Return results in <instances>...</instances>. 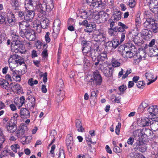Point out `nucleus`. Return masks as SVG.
<instances>
[{
	"label": "nucleus",
	"instance_id": "58",
	"mask_svg": "<svg viewBox=\"0 0 158 158\" xmlns=\"http://www.w3.org/2000/svg\"><path fill=\"white\" fill-rule=\"evenodd\" d=\"M121 126V123H118V125L116 127L115 132L116 134L118 135H119Z\"/></svg>",
	"mask_w": 158,
	"mask_h": 158
},
{
	"label": "nucleus",
	"instance_id": "60",
	"mask_svg": "<svg viewBox=\"0 0 158 158\" xmlns=\"http://www.w3.org/2000/svg\"><path fill=\"white\" fill-rule=\"evenodd\" d=\"M138 137H139V140L143 142V141H144L145 139H144V138L146 137V135H144V134L142 133V131H140L139 133H138Z\"/></svg>",
	"mask_w": 158,
	"mask_h": 158
},
{
	"label": "nucleus",
	"instance_id": "14",
	"mask_svg": "<svg viewBox=\"0 0 158 158\" xmlns=\"http://www.w3.org/2000/svg\"><path fill=\"white\" fill-rule=\"evenodd\" d=\"M5 127L8 132L12 133L15 132L17 128L16 123L15 122V121H10L5 126Z\"/></svg>",
	"mask_w": 158,
	"mask_h": 158
},
{
	"label": "nucleus",
	"instance_id": "22",
	"mask_svg": "<svg viewBox=\"0 0 158 158\" xmlns=\"http://www.w3.org/2000/svg\"><path fill=\"white\" fill-rule=\"evenodd\" d=\"M107 59V53L106 51H104L101 53L98 56L97 62H95L94 64L96 67L98 66L99 64V61H104Z\"/></svg>",
	"mask_w": 158,
	"mask_h": 158
},
{
	"label": "nucleus",
	"instance_id": "7",
	"mask_svg": "<svg viewBox=\"0 0 158 158\" xmlns=\"http://www.w3.org/2000/svg\"><path fill=\"white\" fill-rule=\"evenodd\" d=\"M95 12L93 10H80L77 15L78 19H91L94 17Z\"/></svg>",
	"mask_w": 158,
	"mask_h": 158
},
{
	"label": "nucleus",
	"instance_id": "9",
	"mask_svg": "<svg viewBox=\"0 0 158 158\" xmlns=\"http://www.w3.org/2000/svg\"><path fill=\"white\" fill-rule=\"evenodd\" d=\"M28 130L27 127L24 123H21L19 127L15 131V136L17 138L24 137L25 133Z\"/></svg>",
	"mask_w": 158,
	"mask_h": 158
},
{
	"label": "nucleus",
	"instance_id": "20",
	"mask_svg": "<svg viewBox=\"0 0 158 158\" xmlns=\"http://www.w3.org/2000/svg\"><path fill=\"white\" fill-rule=\"evenodd\" d=\"M150 10L155 13L158 10V0H151L149 4Z\"/></svg>",
	"mask_w": 158,
	"mask_h": 158
},
{
	"label": "nucleus",
	"instance_id": "27",
	"mask_svg": "<svg viewBox=\"0 0 158 158\" xmlns=\"http://www.w3.org/2000/svg\"><path fill=\"white\" fill-rule=\"evenodd\" d=\"M145 76L147 79L149 81L147 83L148 85L154 82L156 80L157 78V77H156L154 79L153 74L149 71L148 72L145 74Z\"/></svg>",
	"mask_w": 158,
	"mask_h": 158
},
{
	"label": "nucleus",
	"instance_id": "54",
	"mask_svg": "<svg viewBox=\"0 0 158 158\" xmlns=\"http://www.w3.org/2000/svg\"><path fill=\"white\" fill-rule=\"evenodd\" d=\"M64 86V85L63 80L60 79L57 83V89H59L60 88H61V89H63Z\"/></svg>",
	"mask_w": 158,
	"mask_h": 158
},
{
	"label": "nucleus",
	"instance_id": "18",
	"mask_svg": "<svg viewBox=\"0 0 158 158\" xmlns=\"http://www.w3.org/2000/svg\"><path fill=\"white\" fill-rule=\"evenodd\" d=\"M120 44V42H119L118 39L114 38L111 41L106 42L105 45L106 47H109L110 48H112L114 49H115Z\"/></svg>",
	"mask_w": 158,
	"mask_h": 158
},
{
	"label": "nucleus",
	"instance_id": "38",
	"mask_svg": "<svg viewBox=\"0 0 158 158\" xmlns=\"http://www.w3.org/2000/svg\"><path fill=\"white\" fill-rule=\"evenodd\" d=\"M6 12H1L0 13V25L4 23H6Z\"/></svg>",
	"mask_w": 158,
	"mask_h": 158
},
{
	"label": "nucleus",
	"instance_id": "33",
	"mask_svg": "<svg viewBox=\"0 0 158 158\" xmlns=\"http://www.w3.org/2000/svg\"><path fill=\"white\" fill-rule=\"evenodd\" d=\"M132 45V44L131 42L127 43H126L124 46L123 45H121L118 48V50L119 51H122V52H124L125 51H127V49H129L130 48Z\"/></svg>",
	"mask_w": 158,
	"mask_h": 158
},
{
	"label": "nucleus",
	"instance_id": "45",
	"mask_svg": "<svg viewBox=\"0 0 158 158\" xmlns=\"http://www.w3.org/2000/svg\"><path fill=\"white\" fill-rule=\"evenodd\" d=\"M11 5L13 8L15 10L19 9L20 7V2L18 0H12Z\"/></svg>",
	"mask_w": 158,
	"mask_h": 158
},
{
	"label": "nucleus",
	"instance_id": "31",
	"mask_svg": "<svg viewBox=\"0 0 158 158\" xmlns=\"http://www.w3.org/2000/svg\"><path fill=\"white\" fill-rule=\"evenodd\" d=\"M32 33L31 29L28 28L25 31L19 32V34L20 36L23 38H26L27 40L31 34H32Z\"/></svg>",
	"mask_w": 158,
	"mask_h": 158
},
{
	"label": "nucleus",
	"instance_id": "6",
	"mask_svg": "<svg viewBox=\"0 0 158 158\" xmlns=\"http://www.w3.org/2000/svg\"><path fill=\"white\" fill-rule=\"evenodd\" d=\"M93 18L94 21L97 23H104L108 19L109 14L103 12H100L95 14Z\"/></svg>",
	"mask_w": 158,
	"mask_h": 158
},
{
	"label": "nucleus",
	"instance_id": "40",
	"mask_svg": "<svg viewBox=\"0 0 158 158\" xmlns=\"http://www.w3.org/2000/svg\"><path fill=\"white\" fill-rule=\"evenodd\" d=\"M28 99L29 100L28 102L29 106L30 107H34L35 106V99L34 97L32 95H29L28 96Z\"/></svg>",
	"mask_w": 158,
	"mask_h": 158
},
{
	"label": "nucleus",
	"instance_id": "42",
	"mask_svg": "<svg viewBox=\"0 0 158 158\" xmlns=\"http://www.w3.org/2000/svg\"><path fill=\"white\" fill-rule=\"evenodd\" d=\"M142 133L144 134V135L149 137L153 134L152 131L149 129L143 128L142 130Z\"/></svg>",
	"mask_w": 158,
	"mask_h": 158
},
{
	"label": "nucleus",
	"instance_id": "13",
	"mask_svg": "<svg viewBox=\"0 0 158 158\" xmlns=\"http://www.w3.org/2000/svg\"><path fill=\"white\" fill-rule=\"evenodd\" d=\"M31 22L28 21H23L19 23V31H26L27 28L30 29Z\"/></svg>",
	"mask_w": 158,
	"mask_h": 158
},
{
	"label": "nucleus",
	"instance_id": "49",
	"mask_svg": "<svg viewBox=\"0 0 158 158\" xmlns=\"http://www.w3.org/2000/svg\"><path fill=\"white\" fill-rule=\"evenodd\" d=\"M57 158H65V154L64 151L63 149H60L58 152L56 154Z\"/></svg>",
	"mask_w": 158,
	"mask_h": 158
},
{
	"label": "nucleus",
	"instance_id": "61",
	"mask_svg": "<svg viewBox=\"0 0 158 158\" xmlns=\"http://www.w3.org/2000/svg\"><path fill=\"white\" fill-rule=\"evenodd\" d=\"M147 148L146 145L144 144H143V142H142L140 147L139 148V149H138V151H139L143 153L145 151L147 150Z\"/></svg>",
	"mask_w": 158,
	"mask_h": 158
},
{
	"label": "nucleus",
	"instance_id": "35",
	"mask_svg": "<svg viewBox=\"0 0 158 158\" xmlns=\"http://www.w3.org/2000/svg\"><path fill=\"white\" fill-rule=\"evenodd\" d=\"M8 62L9 64V68L13 73L16 71L15 69L19 65V64L15 62H12V61H10L9 60H8Z\"/></svg>",
	"mask_w": 158,
	"mask_h": 158
},
{
	"label": "nucleus",
	"instance_id": "25",
	"mask_svg": "<svg viewBox=\"0 0 158 158\" xmlns=\"http://www.w3.org/2000/svg\"><path fill=\"white\" fill-rule=\"evenodd\" d=\"M157 107L156 105L152 106L150 107L148 109V111L150 113V115H152L153 118L158 114V109L157 108Z\"/></svg>",
	"mask_w": 158,
	"mask_h": 158
},
{
	"label": "nucleus",
	"instance_id": "56",
	"mask_svg": "<svg viewBox=\"0 0 158 158\" xmlns=\"http://www.w3.org/2000/svg\"><path fill=\"white\" fill-rule=\"evenodd\" d=\"M137 33H135L134 31L129 32L127 36L129 40L132 41L134 38L135 36L136 35Z\"/></svg>",
	"mask_w": 158,
	"mask_h": 158
},
{
	"label": "nucleus",
	"instance_id": "29",
	"mask_svg": "<svg viewBox=\"0 0 158 158\" xmlns=\"http://www.w3.org/2000/svg\"><path fill=\"white\" fill-rule=\"evenodd\" d=\"M122 14V13L120 10L116 9L114 10L111 18L115 20L116 22L121 19Z\"/></svg>",
	"mask_w": 158,
	"mask_h": 158
},
{
	"label": "nucleus",
	"instance_id": "34",
	"mask_svg": "<svg viewBox=\"0 0 158 158\" xmlns=\"http://www.w3.org/2000/svg\"><path fill=\"white\" fill-rule=\"evenodd\" d=\"M63 89L60 88L59 89H57V90L56 92V94L57 95L56 98L59 100V101H62L64 98V94L63 92L62 91Z\"/></svg>",
	"mask_w": 158,
	"mask_h": 158
},
{
	"label": "nucleus",
	"instance_id": "4",
	"mask_svg": "<svg viewBox=\"0 0 158 158\" xmlns=\"http://www.w3.org/2000/svg\"><path fill=\"white\" fill-rule=\"evenodd\" d=\"M97 68L101 71L107 77H112L114 68L113 67H109L105 62L100 63L97 67Z\"/></svg>",
	"mask_w": 158,
	"mask_h": 158
},
{
	"label": "nucleus",
	"instance_id": "41",
	"mask_svg": "<svg viewBox=\"0 0 158 158\" xmlns=\"http://www.w3.org/2000/svg\"><path fill=\"white\" fill-rule=\"evenodd\" d=\"M49 23V20L47 19H44L41 22H40V24L43 28L47 29L48 28Z\"/></svg>",
	"mask_w": 158,
	"mask_h": 158
},
{
	"label": "nucleus",
	"instance_id": "37",
	"mask_svg": "<svg viewBox=\"0 0 158 158\" xmlns=\"http://www.w3.org/2000/svg\"><path fill=\"white\" fill-rule=\"evenodd\" d=\"M135 24L136 27L137 29L139 28L140 26L141 20L140 18V15L138 13L135 16Z\"/></svg>",
	"mask_w": 158,
	"mask_h": 158
},
{
	"label": "nucleus",
	"instance_id": "12",
	"mask_svg": "<svg viewBox=\"0 0 158 158\" xmlns=\"http://www.w3.org/2000/svg\"><path fill=\"white\" fill-rule=\"evenodd\" d=\"M127 51L123 52V56L125 58H129L132 57L134 54L137 50V48L132 44V45Z\"/></svg>",
	"mask_w": 158,
	"mask_h": 158
},
{
	"label": "nucleus",
	"instance_id": "8",
	"mask_svg": "<svg viewBox=\"0 0 158 158\" xmlns=\"http://www.w3.org/2000/svg\"><path fill=\"white\" fill-rule=\"evenodd\" d=\"M54 0H45V3L41 4L40 7V10L49 12L51 11L54 7Z\"/></svg>",
	"mask_w": 158,
	"mask_h": 158
},
{
	"label": "nucleus",
	"instance_id": "44",
	"mask_svg": "<svg viewBox=\"0 0 158 158\" xmlns=\"http://www.w3.org/2000/svg\"><path fill=\"white\" fill-rule=\"evenodd\" d=\"M93 25L89 23L85 26L84 29V31L89 33H91L94 30Z\"/></svg>",
	"mask_w": 158,
	"mask_h": 158
},
{
	"label": "nucleus",
	"instance_id": "39",
	"mask_svg": "<svg viewBox=\"0 0 158 158\" xmlns=\"http://www.w3.org/2000/svg\"><path fill=\"white\" fill-rule=\"evenodd\" d=\"M135 44L138 45H141L142 42V40L140 39V37L138 36V34L137 33L136 35L135 36L134 38L132 40Z\"/></svg>",
	"mask_w": 158,
	"mask_h": 158
},
{
	"label": "nucleus",
	"instance_id": "64",
	"mask_svg": "<svg viewBox=\"0 0 158 158\" xmlns=\"http://www.w3.org/2000/svg\"><path fill=\"white\" fill-rule=\"evenodd\" d=\"M115 20L114 19L111 18L109 20L108 22V23L110 25V28H112L114 27V25L115 22Z\"/></svg>",
	"mask_w": 158,
	"mask_h": 158
},
{
	"label": "nucleus",
	"instance_id": "62",
	"mask_svg": "<svg viewBox=\"0 0 158 158\" xmlns=\"http://www.w3.org/2000/svg\"><path fill=\"white\" fill-rule=\"evenodd\" d=\"M145 84L143 81H140L137 83L136 85L138 88L143 89L145 86Z\"/></svg>",
	"mask_w": 158,
	"mask_h": 158
},
{
	"label": "nucleus",
	"instance_id": "19",
	"mask_svg": "<svg viewBox=\"0 0 158 158\" xmlns=\"http://www.w3.org/2000/svg\"><path fill=\"white\" fill-rule=\"evenodd\" d=\"M6 14L7 21L10 25H12L15 21L14 14L10 10L7 11Z\"/></svg>",
	"mask_w": 158,
	"mask_h": 158
},
{
	"label": "nucleus",
	"instance_id": "10",
	"mask_svg": "<svg viewBox=\"0 0 158 158\" xmlns=\"http://www.w3.org/2000/svg\"><path fill=\"white\" fill-rule=\"evenodd\" d=\"M144 25L146 27L151 30V32L154 33H156L158 32V24L155 23L153 19L151 21H149V20L146 21L144 23Z\"/></svg>",
	"mask_w": 158,
	"mask_h": 158
},
{
	"label": "nucleus",
	"instance_id": "26",
	"mask_svg": "<svg viewBox=\"0 0 158 158\" xmlns=\"http://www.w3.org/2000/svg\"><path fill=\"white\" fill-rule=\"evenodd\" d=\"M139 125L141 127L148 126L151 123L150 119L147 117L141 118V119L138 121Z\"/></svg>",
	"mask_w": 158,
	"mask_h": 158
},
{
	"label": "nucleus",
	"instance_id": "5",
	"mask_svg": "<svg viewBox=\"0 0 158 158\" xmlns=\"http://www.w3.org/2000/svg\"><path fill=\"white\" fill-rule=\"evenodd\" d=\"M9 60L19 64L20 65L23 64L24 68H23V69L21 70V74H23L26 73L27 71V67L24 59L22 57L16 54H14L11 55Z\"/></svg>",
	"mask_w": 158,
	"mask_h": 158
},
{
	"label": "nucleus",
	"instance_id": "51",
	"mask_svg": "<svg viewBox=\"0 0 158 158\" xmlns=\"http://www.w3.org/2000/svg\"><path fill=\"white\" fill-rule=\"evenodd\" d=\"M144 15L145 17L147 19V20H148L149 21H151V20L152 19H151L152 18V15L150 11H145L144 12Z\"/></svg>",
	"mask_w": 158,
	"mask_h": 158
},
{
	"label": "nucleus",
	"instance_id": "1",
	"mask_svg": "<svg viewBox=\"0 0 158 158\" xmlns=\"http://www.w3.org/2000/svg\"><path fill=\"white\" fill-rule=\"evenodd\" d=\"M37 0H25L24 20L31 22L35 15L34 7L37 5Z\"/></svg>",
	"mask_w": 158,
	"mask_h": 158
},
{
	"label": "nucleus",
	"instance_id": "52",
	"mask_svg": "<svg viewBox=\"0 0 158 158\" xmlns=\"http://www.w3.org/2000/svg\"><path fill=\"white\" fill-rule=\"evenodd\" d=\"M79 22V24L80 26H86L89 23L86 19H78Z\"/></svg>",
	"mask_w": 158,
	"mask_h": 158
},
{
	"label": "nucleus",
	"instance_id": "43",
	"mask_svg": "<svg viewBox=\"0 0 158 158\" xmlns=\"http://www.w3.org/2000/svg\"><path fill=\"white\" fill-rule=\"evenodd\" d=\"M17 71L13 73L12 78L16 82H19L21 80V76L17 73Z\"/></svg>",
	"mask_w": 158,
	"mask_h": 158
},
{
	"label": "nucleus",
	"instance_id": "59",
	"mask_svg": "<svg viewBox=\"0 0 158 158\" xmlns=\"http://www.w3.org/2000/svg\"><path fill=\"white\" fill-rule=\"evenodd\" d=\"M6 34L5 33H2L0 35V44H2L7 39Z\"/></svg>",
	"mask_w": 158,
	"mask_h": 158
},
{
	"label": "nucleus",
	"instance_id": "63",
	"mask_svg": "<svg viewBox=\"0 0 158 158\" xmlns=\"http://www.w3.org/2000/svg\"><path fill=\"white\" fill-rule=\"evenodd\" d=\"M131 72V70L130 69H128L126 71L125 73L123 75V76L122 79L123 80L126 78V77H127L128 75L130 74Z\"/></svg>",
	"mask_w": 158,
	"mask_h": 158
},
{
	"label": "nucleus",
	"instance_id": "48",
	"mask_svg": "<svg viewBox=\"0 0 158 158\" xmlns=\"http://www.w3.org/2000/svg\"><path fill=\"white\" fill-rule=\"evenodd\" d=\"M151 129L154 131H156L158 129V122L154 121L150 125Z\"/></svg>",
	"mask_w": 158,
	"mask_h": 158
},
{
	"label": "nucleus",
	"instance_id": "46",
	"mask_svg": "<svg viewBox=\"0 0 158 158\" xmlns=\"http://www.w3.org/2000/svg\"><path fill=\"white\" fill-rule=\"evenodd\" d=\"M90 58H88L86 56H84L83 58V62L84 63V66L85 67H86L90 66Z\"/></svg>",
	"mask_w": 158,
	"mask_h": 158
},
{
	"label": "nucleus",
	"instance_id": "16",
	"mask_svg": "<svg viewBox=\"0 0 158 158\" xmlns=\"http://www.w3.org/2000/svg\"><path fill=\"white\" fill-rule=\"evenodd\" d=\"M84 56H86L88 58H91L93 61H95L96 59L98 58V56L97 50H94L92 48Z\"/></svg>",
	"mask_w": 158,
	"mask_h": 158
},
{
	"label": "nucleus",
	"instance_id": "21",
	"mask_svg": "<svg viewBox=\"0 0 158 158\" xmlns=\"http://www.w3.org/2000/svg\"><path fill=\"white\" fill-rule=\"evenodd\" d=\"M73 143V135L71 134H68L66 136V143L69 150L72 148Z\"/></svg>",
	"mask_w": 158,
	"mask_h": 158
},
{
	"label": "nucleus",
	"instance_id": "24",
	"mask_svg": "<svg viewBox=\"0 0 158 158\" xmlns=\"http://www.w3.org/2000/svg\"><path fill=\"white\" fill-rule=\"evenodd\" d=\"M25 98L23 96H22L20 98H16L14 100V102L18 108L19 109L24 103Z\"/></svg>",
	"mask_w": 158,
	"mask_h": 158
},
{
	"label": "nucleus",
	"instance_id": "3",
	"mask_svg": "<svg viewBox=\"0 0 158 158\" xmlns=\"http://www.w3.org/2000/svg\"><path fill=\"white\" fill-rule=\"evenodd\" d=\"M11 51L15 53L19 52L22 54L26 52L25 46L18 40H13L11 42Z\"/></svg>",
	"mask_w": 158,
	"mask_h": 158
},
{
	"label": "nucleus",
	"instance_id": "47",
	"mask_svg": "<svg viewBox=\"0 0 158 158\" xmlns=\"http://www.w3.org/2000/svg\"><path fill=\"white\" fill-rule=\"evenodd\" d=\"M12 84L13 85L12 87V89L14 91H18L21 90V89H22V87L19 84L16 83H12ZM11 84H10V85Z\"/></svg>",
	"mask_w": 158,
	"mask_h": 158
},
{
	"label": "nucleus",
	"instance_id": "30",
	"mask_svg": "<svg viewBox=\"0 0 158 158\" xmlns=\"http://www.w3.org/2000/svg\"><path fill=\"white\" fill-rule=\"evenodd\" d=\"M142 35L144 36L146 40H148L152 37V32L149 30L147 29H143L141 32Z\"/></svg>",
	"mask_w": 158,
	"mask_h": 158
},
{
	"label": "nucleus",
	"instance_id": "2",
	"mask_svg": "<svg viewBox=\"0 0 158 158\" xmlns=\"http://www.w3.org/2000/svg\"><path fill=\"white\" fill-rule=\"evenodd\" d=\"M85 79L90 85L94 84L100 86L101 85L102 81V77L98 71L94 72L92 75H87Z\"/></svg>",
	"mask_w": 158,
	"mask_h": 158
},
{
	"label": "nucleus",
	"instance_id": "15",
	"mask_svg": "<svg viewBox=\"0 0 158 158\" xmlns=\"http://www.w3.org/2000/svg\"><path fill=\"white\" fill-rule=\"evenodd\" d=\"M135 53L134 54L132 57L135 63L139 62L145 54L143 50H139L138 52H137V51L135 52Z\"/></svg>",
	"mask_w": 158,
	"mask_h": 158
},
{
	"label": "nucleus",
	"instance_id": "28",
	"mask_svg": "<svg viewBox=\"0 0 158 158\" xmlns=\"http://www.w3.org/2000/svg\"><path fill=\"white\" fill-rule=\"evenodd\" d=\"M0 86L2 88L7 90H10V85L8 81L2 78H0Z\"/></svg>",
	"mask_w": 158,
	"mask_h": 158
},
{
	"label": "nucleus",
	"instance_id": "17",
	"mask_svg": "<svg viewBox=\"0 0 158 158\" xmlns=\"http://www.w3.org/2000/svg\"><path fill=\"white\" fill-rule=\"evenodd\" d=\"M82 45L81 50L83 55H84L90 49L91 47L89 45V42L85 40H83L81 42Z\"/></svg>",
	"mask_w": 158,
	"mask_h": 158
},
{
	"label": "nucleus",
	"instance_id": "11",
	"mask_svg": "<svg viewBox=\"0 0 158 158\" xmlns=\"http://www.w3.org/2000/svg\"><path fill=\"white\" fill-rule=\"evenodd\" d=\"M93 38L96 41L105 42L106 40V34L103 32L97 31L93 35Z\"/></svg>",
	"mask_w": 158,
	"mask_h": 158
},
{
	"label": "nucleus",
	"instance_id": "50",
	"mask_svg": "<svg viewBox=\"0 0 158 158\" xmlns=\"http://www.w3.org/2000/svg\"><path fill=\"white\" fill-rule=\"evenodd\" d=\"M142 142H141L140 140H137L136 142L133 145V147L135 151H138L139 148L140 147Z\"/></svg>",
	"mask_w": 158,
	"mask_h": 158
},
{
	"label": "nucleus",
	"instance_id": "23",
	"mask_svg": "<svg viewBox=\"0 0 158 158\" xmlns=\"http://www.w3.org/2000/svg\"><path fill=\"white\" fill-rule=\"evenodd\" d=\"M20 114L21 118L23 119H27L30 117V111L25 108H22L20 109Z\"/></svg>",
	"mask_w": 158,
	"mask_h": 158
},
{
	"label": "nucleus",
	"instance_id": "32",
	"mask_svg": "<svg viewBox=\"0 0 158 158\" xmlns=\"http://www.w3.org/2000/svg\"><path fill=\"white\" fill-rule=\"evenodd\" d=\"M75 125L77 131L78 132H83L85 131V128L83 127L81 121L79 119L75 121Z\"/></svg>",
	"mask_w": 158,
	"mask_h": 158
},
{
	"label": "nucleus",
	"instance_id": "57",
	"mask_svg": "<svg viewBox=\"0 0 158 158\" xmlns=\"http://www.w3.org/2000/svg\"><path fill=\"white\" fill-rule=\"evenodd\" d=\"M10 148L14 152L16 153L17 152V150L19 149L20 146L18 144L15 143L12 145Z\"/></svg>",
	"mask_w": 158,
	"mask_h": 158
},
{
	"label": "nucleus",
	"instance_id": "55",
	"mask_svg": "<svg viewBox=\"0 0 158 158\" xmlns=\"http://www.w3.org/2000/svg\"><path fill=\"white\" fill-rule=\"evenodd\" d=\"M97 94L95 91H92L91 92L90 96V99L94 102H96L97 100L96 99Z\"/></svg>",
	"mask_w": 158,
	"mask_h": 158
},
{
	"label": "nucleus",
	"instance_id": "53",
	"mask_svg": "<svg viewBox=\"0 0 158 158\" xmlns=\"http://www.w3.org/2000/svg\"><path fill=\"white\" fill-rule=\"evenodd\" d=\"M73 22V19L72 18L69 19L68 21V25H70L68 27V29L70 31H74V27L73 26L71 25V24L69 23V22Z\"/></svg>",
	"mask_w": 158,
	"mask_h": 158
},
{
	"label": "nucleus",
	"instance_id": "36",
	"mask_svg": "<svg viewBox=\"0 0 158 158\" xmlns=\"http://www.w3.org/2000/svg\"><path fill=\"white\" fill-rule=\"evenodd\" d=\"M111 63L109 65L110 66L111 64L112 66L111 67H113L114 69L115 67H117L119 66L120 65L121 63L118 62V60L114 58H113L111 60Z\"/></svg>",
	"mask_w": 158,
	"mask_h": 158
}]
</instances>
